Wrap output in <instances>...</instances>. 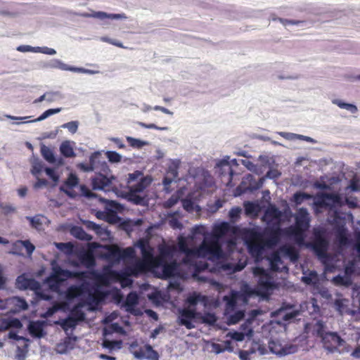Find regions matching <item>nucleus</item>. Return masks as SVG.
Segmentation results:
<instances>
[{
  "mask_svg": "<svg viewBox=\"0 0 360 360\" xmlns=\"http://www.w3.org/2000/svg\"><path fill=\"white\" fill-rule=\"evenodd\" d=\"M150 266H151L147 264V262L138 260L132 265L127 266L124 272L110 270L108 272L101 276V281L106 284L110 280L120 281L122 282V286H124V283H126V285L131 283V281L128 278L129 276H138L139 274L148 271Z\"/></svg>",
  "mask_w": 360,
  "mask_h": 360,
  "instance_id": "nucleus-1",
  "label": "nucleus"
},
{
  "mask_svg": "<svg viewBox=\"0 0 360 360\" xmlns=\"http://www.w3.org/2000/svg\"><path fill=\"white\" fill-rule=\"evenodd\" d=\"M222 254L221 246L216 237H205L202 243L198 248V257L218 259L222 257Z\"/></svg>",
  "mask_w": 360,
  "mask_h": 360,
  "instance_id": "nucleus-2",
  "label": "nucleus"
},
{
  "mask_svg": "<svg viewBox=\"0 0 360 360\" xmlns=\"http://www.w3.org/2000/svg\"><path fill=\"white\" fill-rule=\"evenodd\" d=\"M78 169L81 171L89 172L92 171L103 172L108 173L109 167L105 160H101L100 152H94L89 158V162H82L77 165Z\"/></svg>",
  "mask_w": 360,
  "mask_h": 360,
  "instance_id": "nucleus-3",
  "label": "nucleus"
},
{
  "mask_svg": "<svg viewBox=\"0 0 360 360\" xmlns=\"http://www.w3.org/2000/svg\"><path fill=\"white\" fill-rule=\"evenodd\" d=\"M115 178L113 176H108L107 173L103 172H96L91 177V186L94 190H100L105 192L115 191L117 189L114 184Z\"/></svg>",
  "mask_w": 360,
  "mask_h": 360,
  "instance_id": "nucleus-4",
  "label": "nucleus"
},
{
  "mask_svg": "<svg viewBox=\"0 0 360 360\" xmlns=\"http://www.w3.org/2000/svg\"><path fill=\"white\" fill-rule=\"evenodd\" d=\"M252 272L255 276L258 277L257 289L259 293L262 295L269 294L275 287L272 277L259 266L255 267Z\"/></svg>",
  "mask_w": 360,
  "mask_h": 360,
  "instance_id": "nucleus-5",
  "label": "nucleus"
},
{
  "mask_svg": "<svg viewBox=\"0 0 360 360\" xmlns=\"http://www.w3.org/2000/svg\"><path fill=\"white\" fill-rule=\"evenodd\" d=\"M15 285L17 288L20 290H31L37 292V295L44 300H49L51 297L44 294V292H38L41 285L34 278H27L25 275H20L16 278Z\"/></svg>",
  "mask_w": 360,
  "mask_h": 360,
  "instance_id": "nucleus-6",
  "label": "nucleus"
},
{
  "mask_svg": "<svg viewBox=\"0 0 360 360\" xmlns=\"http://www.w3.org/2000/svg\"><path fill=\"white\" fill-rule=\"evenodd\" d=\"M130 349L134 356L138 359H159L158 353L150 345L139 346L137 342H134L130 345Z\"/></svg>",
  "mask_w": 360,
  "mask_h": 360,
  "instance_id": "nucleus-7",
  "label": "nucleus"
},
{
  "mask_svg": "<svg viewBox=\"0 0 360 360\" xmlns=\"http://www.w3.org/2000/svg\"><path fill=\"white\" fill-rule=\"evenodd\" d=\"M249 252L253 257H259L266 247L262 240V234L259 232L251 231L246 241Z\"/></svg>",
  "mask_w": 360,
  "mask_h": 360,
  "instance_id": "nucleus-8",
  "label": "nucleus"
},
{
  "mask_svg": "<svg viewBox=\"0 0 360 360\" xmlns=\"http://www.w3.org/2000/svg\"><path fill=\"white\" fill-rule=\"evenodd\" d=\"M88 297L82 301L86 305L89 306L91 310H94L105 298L106 293L101 290L98 287H89Z\"/></svg>",
  "mask_w": 360,
  "mask_h": 360,
  "instance_id": "nucleus-9",
  "label": "nucleus"
},
{
  "mask_svg": "<svg viewBox=\"0 0 360 360\" xmlns=\"http://www.w3.org/2000/svg\"><path fill=\"white\" fill-rule=\"evenodd\" d=\"M201 316V313L197 312L195 309H190L185 307L179 311V323L185 326L187 329H192L195 328L192 321L198 319Z\"/></svg>",
  "mask_w": 360,
  "mask_h": 360,
  "instance_id": "nucleus-10",
  "label": "nucleus"
},
{
  "mask_svg": "<svg viewBox=\"0 0 360 360\" xmlns=\"http://www.w3.org/2000/svg\"><path fill=\"white\" fill-rule=\"evenodd\" d=\"M136 246L141 250V255L143 257L142 261L147 262V264L153 267H155L154 262L155 257H153V249L150 245L148 240L144 238H141L137 241Z\"/></svg>",
  "mask_w": 360,
  "mask_h": 360,
  "instance_id": "nucleus-11",
  "label": "nucleus"
},
{
  "mask_svg": "<svg viewBox=\"0 0 360 360\" xmlns=\"http://www.w3.org/2000/svg\"><path fill=\"white\" fill-rule=\"evenodd\" d=\"M342 341L340 335L334 332L326 333L321 340L324 348L331 352L336 350L342 345Z\"/></svg>",
  "mask_w": 360,
  "mask_h": 360,
  "instance_id": "nucleus-12",
  "label": "nucleus"
},
{
  "mask_svg": "<svg viewBox=\"0 0 360 360\" xmlns=\"http://www.w3.org/2000/svg\"><path fill=\"white\" fill-rule=\"evenodd\" d=\"M159 255L155 257V266L160 267L167 258H171L176 252V248L174 245H163L159 247Z\"/></svg>",
  "mask_w": 360,
  "mask_h": 360,
  "instance_id": "nucleus-13",
  "label": "nucleus"
},
{
  "mask_svg": "<svg viewBox=\"0 0 360 360\" xmlns=\"http://www.w3.org/2000/svg\"><path fill=\"white\" fill-rule=\"evenodd\" d=\"M90 283L87 281H83L79 285H70L65 291V297L68 300H72L78 297L88 291Z\"/></svg>",
  "mask_w": 360,
  "mask_h": 360,
  "instance_id": "nucleus-14",
  "label": "nucleus"
},
{
  "mask_svg": "<svg viewBox=\"0 0 360 360\" xmlns=\"http://www.w3.org/2000/svg\"><path fill=\"white\" fill-rule=\"evenodd\" d=\"M281 235V229L279 227L268 229L265 233V237L262 236V240L267 248H272L278 244Z\"/></svg>",
  "mask_w": 360,
  "mask_h": 360,
  "instance_id": "nucleus-15",
  "label": "nucleus"
},
{
  "mask_svg": "<svg viewBox=\"0 0 360 360\" xmlns=\"http://www.w3.org/2000/svg\"><path fill=\"white\" fill-rule=\"evenodd\" d=\"M328 241L321 236H316L311 245L315 253L319 257L327 256Z\"/></svg>",
  "mask_w": 360,
  "mask_h": 360,
  "instance_id": "nucleus-16",
  "label": "nucleus"
},
{
  "mask_svg": "<svg viewBox=\"0 0 360 360\" xmlns=\"http://www.w3.org/2000/svg\"><path fill=\"white\" fill-rule=\"evenodd\" d=\"M178 248L179 251L186 255L185 262L186 259L198 257V248H190L185 237L179 236L178 238Z\"/></svg>",
  "mask_w": 360,
  "mask_h": 360,
  "instance_id": "nucleus-17",
  "label": "nucleus"
},
{
  "mask_svg": "<svg viewBox=\"0 0 360 360\" xmlns=\"http://www.w3.org/2000/svg\"><path fill=\"white\" fill-rule=\"evenodd\" d=\"M309 226V219L307 209L300 208L295 218V226L290 228L301 229L307 231Z\"/></svg>",
  "mask_w": 360,
  "mask_h": 360,
  "instance_id": "nucleus-18",
  "label": "nucleus"
},
{
  "mask_svg": "<svg viewBox=\"0 0 360 360\" xmlns=\"http://www.w3.org/2000/svg\"><path fill=\"white\" fill-rule=\"evenodd\" d=\"M79 184V179L75 174H70L64 184L61 186V190L68 195L75 197L76 193L72 191L73 188Z\"/></svg>",
  "mask_w": 360,
  "mask_h": 360,
  "instance_id": "nucleus-19",
  "label": "nucleus"
},
{
  "mask_svg": "<svg viewBox=\"0 0 360 360\" xmlns=\"http://www.w3.org/2000/svg\"><path fill=\"white\" fill-rule=\"evenodd\" d=\"M44 322L41 321H31L28 326L30 334L34 338H41L46 333L44 330Z\"/></svg>",
  "mask_w": 360,
  "mask_h": 360,
  "instance_id": "nucleus-20",
  "label": "nucleus"
},
{
  "mask_svg": "<svg viewBox=\"0 0 360 360\" xmlns=\"http://www.w3.org/2000/svg\"><path fill=\"white\" fill-rule=\"evenodd\" d=\"M280 252L287 256L293 262L299 259V252L293 245L285 244L280 248Z\"/></svg>",
  "mask_w": 360,
  "mask_h": 360,
  "instance_id": "nucleus-21",
  "label": "nucleus"
},
{
  "mask_svg": "<svg viewBox=\"0 0 360 360\" xmlns=\"http://www.w3.org/2000/svg\"><path fill=\"white\" fill-rule=\"evenodd\" d=\"M59 274L65 278H77L81 281H86L85 279L89 277L86 271H72L67 269L59 268Z\"/></svg>",
  "mask_w": 360,
  "mask_h": 360,
  "instance_id": "nucleus-22",
  "label": "nucleus"
},
{
  "mask_svg": "<svg viewBox=\"0 0 360 360\" xmlns=\"http://www.w3.org/2000/svg\"><path fill=\"white\" fill-rule=\"evenodd\" d=\"M160 266L162 267V273L165 277L169 278L175 275L178 268V264L176 261L167 262V260Z\"/></svg>",
  "mask_w": 360,
  "mask_h": 360,
  "instance_id": "nucleus-23",
  "label": "nucleus"
},
{
  "mask_svg": "<svg viewBox=\"0 0 360 360\" xmlns=\"http://www.w3.org/2000/svg\"><path fill=\"white\" fill-rule=\"evenodd\" d=\"M63 276L59 274V269L56 270L55 274L51 275L47 281L49 283L50 288L53 291H58L61 283L64 281Z\"/></svg>",
  "mask_w": 360,
  "mask_h": 360,
  "instance_id": "nucleus-24",
  "label": "nucleus"
},
{
  "mask_svg": "<svg viewBox=\"0 0 360 360\" xmlns=\"http://www.w3.org/2000/svg\"><path fill=\"white\" fill-rule=\"evenodd\" d=\"M85 305V303L81 301L78 304H77L70 311V316L72 319H75L77 323L78 321H83L85 319V314L81 309Z\"/></svg>",
  "mask_w": 360,
  "mask_h": 360,
  "instance_id": "nucleus-25",
  "label": "nucleus"
},
{
  "mask_svg": "<svg viewBox=\"0 0 360 360\" xmlns=\"http://www.w3.org/2000/svg\"><path fill=\"white\" fill-rule=\"evenodd\" d=\"M230 225L227 222H222L221 224L217 225L213 229V233L211 236L216 237L217 240L224 236L230 231Z\"/></svg>",
  "mask_w": 360,
  "mask_h": 360,
  "instance_id": "nucleus-26",
  "label": "nucleus"
},
{
  "mask_svg": "<svg viewBox=\"0 0 360 360\" xmlns=\"http://www.w3.org/2000/svg\"><path fill=\"white\" fill-rule=\"evenodd\" d=\"M271 268L275 271H283V269L288 270V268L283 265V262L278 253H274L270 260Z\"/></svg>",
  "mask_w": 360,
  "mask_h": 360,
  "instance_id": "nucleus-27",
  "label": "nucleus"
},
{
  "mask_svg": "<svg viewBox=\"0 0 360 360\" xmlns=\"http://www.w3.org/2000/svg\"><path fill=\"white\" fill-rule=\"evenodd\" d=\"M60 151L65 158H74L76 155L69 141L62 142L60 146Z\"/></svg>",
  "mask_w": 360,
  "mask_h": 360,
  "instance_id": "nucleus-28",
  "label": "nucleus"
},
{
  "mask_svg": "<svg viewBox=\"0 0 360 360\" xmlns=\"http://www.w3.org/2000/svg\"><path fill=\"white\" fill-rule=\"evenodd\" d=\"M304 231L305 230H302L301 229H294L290 228L289 233L292 236H293L295 242L298 245H303L304 241Z\"/></svg>",
  "mask_w": 360,
  "mask_h": 360,
  "instance_id": "nucleus-29",
  "label": "nucleus"
},
{
  "mask_svg": "<svg viewBox=\"0 0 360 360\" xmlns=\"http://www.w3.org/2000/svg\"><path fill=\"white\" fill-rule=\"evenodd\" d=\"M281 216V211L275 206L269 207L264 214V217L269 221L278 220Z\"/></svg>",
  "mask_w": 360,
  "mask_h": 360,
  "instance_id": "nucleus-30",
  "label": "nucleus"
},
{
  "mask_svg": "<svg viewBox=\"0 0 360 360\" xmlns=\"http://www.w3.org/2000/svg\"><path fill=\"white\" fill-rule=\"evenodd\" d=\"M150 183V181H148L146 178L143 177L136 184L131 186L129 187V191L141 193L146 188Z\"/></svg>",
  "mask_w": 360,
  "mask_h": 360,
  "instance_id": "nucleus-31",
  "label": "nucleus"
},
{
  "mask_svg": "<svg viewBox=\"0 0 360 360\" xmlns=\"http://www.w3.org/2000/svg\"><path fill=\"white\" fill-rule=\"evenodd\" d=\"M325 200H333V202H337L339 200V197L338 195L333 193H323L321 195V199L315 202L316 205L321 207H326L327 204Z\"/></svg>",
  "mask_w": 360,
  "mask_h": 360,
  "instance_id": "nucleus-32",
  "label": "nucleus"
},
{
  "mask_svg": "<svg viewBox=\"0 0 360 360\" xmlns=\"http://www.w3.org/2000/svg\"><path fill=\"white\" fill-rule=\"evenodd\" d=\"M41 153L43 158L49 163H54L56 158L53 150L45 145L41 146Z\"/></svg>",
  "mask_w": 360,
  "mask_h": 360,
  "instance_id": "nucleus-33",
  "label": "nucleus"
},
{
  "mask_svg": "<svg viewBox=\"0 0 360 360\" xmlns=\"http://www.w3.org/2000/svg\"><path fill=\"white\" fill-rule=\"evenodd\" d=\"M8 302L11 304H14L15 307L18 308V309H27L28 308V304L27 302L23 299L19 297H13L6 300V302Z\"/></svg>",
  "mask_w": 360,
  "mask_h": 360,
  "instance_id": "nucleus-34",
  "label": "nucleus"
},
{
  "mask_svg": "<svg viewBox=\"0 0 360 360\" xmlns=\"http://www.w3.org/2000/svg\"><path fill=\"white\" fill-rule=\"evenodd\" d=\"M127 196L129 200L135 205H143L145 204V197L141 196L139 193L129 191Z\"/></svg>",
  "mask_w": 360,
  "mask_h": 360,
  "instance_id": "nucleus-35",
  "label": "nucleus"
},
{
  "mask_svg": "<svg viewBox=\"0 0 360 360\" xmlns=\"http://www.w3.org/2000/svg\"><path fill=\"white\" fill-rule=\"evenodd\" d=\"M94 17L103 20L105 18L110 19H122L126 18V15L124 13L121 14H108L105 12L99 11L94 14Z\"/></svg>",
  "mask_w": 360,
  "mask_h": 360,
  "instance_id": "nucleus-36",
  "label": "nucleus"
},
{
  "mask_svg": "<svg viewBox=\"0 0 360 360\" xmlns=\"http://www.w3.org/2000/svg\"><path fill=\"white\" fill-rule=\"evenodd\" d=\"M333 103L337 105L339 108L347 110L352 113H356L358 110L357 107L355 105L345 103L341 100L336 99L334 100Z\"/></svg>",
  "mask_w": 360,
  "mask_h": 360,
  "instance_id": "nucleus-37",
  "label": "nucleus"
},
{
  "mask_svg": "<svg viewBox=\"0 0 360 360\" xmlns=\"http://www.w3.org/2000/svg\"><path fill=\"white\" fill-rule=\"evenodd\" d=\"M180 162L179 160H172L167 169V174L168 176H172L173 178L178 177V170L179 168Z\"/></svg>",
  "mask_w": 360,
  "mask_h": 360,
  "instance_id": "nucleus-38",
  "label": "nucleus"
},
{
  "mask_svg": "<svg viewBox=\"0 0 360 360\" xmlns=\"http://www.w3.org/2000/svg\"><path fill=\"white\" fill-rule=\"evenodd\" d=\"M43 219H44V217L41 215H37L33 217H27V219L30 221L31 226L37 230H41L42 229Z\"/></svg>",
  "mask_w": 360,
  "mask_h": 360,
  "instance_id": "nucleus-39",
  "label": "nucleus"
},
{
  "mask_svg": "<svg viewBox=\"0 0 360 360\" xmlns=\"http://www.w3.org/2000/svg\"><path fill=\"white\" fill-rule=\"evenodd\" d=\"M270 349L274 353L278 354L279 355H287L290 354H293L297 352V347L295 345H290L289 346H286L282 348L281 350H275L271 345Z\"/></svg>",
  "mask_w": 360,
  "mask_h": 360,
  "instance_id": "nucleus-40",
  "label": "nucleus"
},
{
  "mask_svg": "<svg viewBox=\"0 0 360 360\" xmlns=\"http://www.w3.org/2000/svg\"><path fill=\"white\" fill-rule=\"evenodd\" d=\"M108 250L109 257L117 261L122 259L121 248H120L118 246H108Z\"/></svg>",
  "mask_w": 360,
  "mask_h": 360,
  "instance_id": "nucleus-41",
  "label": "nucleus"
},
{
  "mask_svg": "<svg viewBox=\"0 0 360 360\" xmlns=\"http://www.w3.org/2000/svg\"><path fill=\"white\" fill-rule=\"evenodd\" d=\"M312 196L307 193L297 192L293 195L294 202L296 205H301L304 200H309Z\"/></svg>",
  "mask_w": 360,
  "mask_h": 360,
  "instance_id": "nucleus-42",
  "label": "nucleus"
},
{
  "mask_svg": "<svg viewBox=\"0 0 360 360\" xmlns=\"http://www.w3.org/2000/svg\"><path fill=\"white\" fill-rule=\"evenodd\" d=\"M138 303V296L135 292H130L126 299L125 305L127 307V309L131 311V309L133 308Z\"/></svg>",
  "mask_w": 360,
  "mask_h": 360,
  "instance_id": "nucleus-43",
  "label": "nucleus"
},
{
  "mask_svg": "<svg viewBox=\"0 0 360 360\" xmlns=\"http://www.w3.org/2000/svg\"><path fill=\"white\" fill-rule=\"evenodd\" d=\"M77 323L75 321V319H72L71 316L62 320L60 323V326L64 330H68L69 328H73L77 326Z\"/></svg>",
  "mask_w": 360,
  "mask_h": 360,
  "instance_id": "nucleus-44",
  "label": "nucleus"
},
{
  "mask_svg": "<svg viewBox=\"0 0 360 360\" xmlns=\"http://www.w3.org/2000/svg\"><path fill=\"white\" fill-rule=\"evenodd\" d=\"M126 139L129 145L134 148H141L146 144V142L131 136H127Z\"/></svg>",
  "mask_w": 360,
  "mask_h": 360,
  "instance_id": "nucleus-45",
  "label": "nucleus"
},
{
  "mask_svg": "<svg viewBox=\"0 0 360 360\" xmlns=\"http://www.w3.org/2000/svg\"><path fill=\"white\" fill-rule=\"evenodd\" d=\"M244 209L246 214H256L257 212V205L250 201L244 202Z\"/></svg>",
  "mask_w": 360,
  "mask_h": 360,
  "instance_id": "nucleus-46",
  "label": "nucleus"
},
{
  "mask_svg": "<svg viewBox=\"0 0 360 360\" xmlns=\"http://www.w3.org/2000/svg\"><path fill=\"white\" fill-rule=\"evenodd\" d=\"M206 300V297L205 296H202L200 295H196L193 294V295L189 296L186 299V302L190 306H195L198 302L200 301H205Z\"/></svg>",
  "mask_w": 360,
  "mask_h": 360,
  "instance_id": "nucleus-47",
  "label": "nucleus"
},
{
  "mask_svg": "<svg viewBox=\"0 0 360 360\" xmlns=\"http://www.w3.org/2000/svg\"><path fill=\"white\" fill-rule=\"evenodd\" d=\"M333 282L337 285L349 286L351 284V281L348 277L336 276L333 278Z\"/></svg>",
  "mask_w": 360,
  "mask_h": 360,
  "instance_id": "nucleus-48",
  "label": "nucleus"
},
{
  "mask_svg": "<svg viewBox=\"0 0 360 360\" xmlns=\"http://www.w3.org/2000/svg\"><path fill=\"white\" fill-rule=\"evenodd\" d=\"M73 233L77 238L81 240H90L91 238L81 227H75L73 229Z\"/></svg>",
  "mask_w": 360,
  "mask_h": 360,
  "instance_id": "nucleus-49",
  "label": "nucleus"
},
{
  "mask_svg": "<svg viewBox=\"0 0 360 360\" xmlns=\"http://www.w3.org/2000/svg\"><path fill=\"white\" fill-rule=\"evenodd\" d=\"M325 325L321 321H319L316 322L315 325V332L318 337L321 338L323 340V337L326 335L325 331Z\"/></svg>",
  "mask_w": 360,
  "mask_h": 360,
  "instance_id": "nucleus-50",
  "label": "nucleus"
},
{
  "mask_svg": "<svg viewBox=\"0 0 360 360\" xmlns=\"http://www.w3.org/2000/svg\"><path fill=\"white\" fill-rule=\"evenodd\" d=\"M198 319H200L202 323L208 324H214L217 321L215 315L211 313H207L205 315L201 314Z\"/></svg>",
  "mask_w": 360,
  "mask_h": 360,
  "instance_id": "nucleus-51",
  "label": "nucleus"
},
{
  "mask_svg": "<svg viewBox=\"0 0 360 360\" xmlns=\"http://www.w3.org/2000/svg\"><path fill=\"white\" fill-rule=\"evenodd\" d=\"M60 110L61 108L49 109L44 112L37 119L35 120V121H41L43 120H45L48 117L60 112Z\"/></svg>",
  "mask_w": 360,
  "mask_h": 360,
  "instance_id": "nucleus-52",
  "label": "nucleus"
},
{
  "mask_svg": "<svg viewBox=\"0 0 360 360\" xmlns=\"http://www.w3.org/2000/svg\"><path fill=\"white\" fill-rule=\"evenodd\" d=\"M23 249V247L22 246V240H18L13 243L12 245V250L10 252V253L13 255H22V250Z\"/></svg>",
  "mask_w": 360,
  "mask_h": 360,
  "instance_id": "nucleus-53",
  "label": "nucleus"
},
{
  "mask_svg": "<svg viewBox=\"0 0 360 360\" xmlns=\"http://www.w3.org/2000/svg\"><path fill=\"white\" fill-rule=\"evenodd\" d=\"M241 208L239 207H232L229 213V216L232 221H236L240 218L241 213Z\"/></svg>",
  "mask_w": 360,
  "mask_h": 360,
  "instance_id": "nucleus-54",
  "label": "nucleus"
},
{
  "mask_svg": "<svg viewBox=\"0 0 360 360\" xmlns=\"http://www.w3.org/2000/svg\"><path fill=\"white\" fill-rule=\"evenodd\" d=\"M106 156L110 162H119L121 161V155L115 151H108Z\"/></svg>",
  "mask_w": 360,
  "mask_h": 360,
  "instance_id": "nucleus-55",
  "label": "nucleus"
},
{
  "mask_svg": "<svg viewBox=\"0 0 360 360\" xmlns=\"http://www.w3.org/2000/svg\"><path fill=\"white\" fill-rule=\"evenodd\" d=\"M44 171L47 176L52 179V181L56 184L59 180V176L56 173V170L53 168L46 167Z\"/></svg>",
  "mask_w": 360,
  "mask_h": 360,
  "instance_id": "nucleus-56",
  "label": "nucleus"
},
{
  "mask_svg": "<svg viewBox=\"0 0 360 360\" xmlns=\"http://www.w3.org/2000/svg\"><path fill=\"white\" fill-rule=\"evenodd\" d=\"M122 259L133 258L135 255L134 249L131 247H128L124 249H121Z\"/></svg>",
  "mask_w": 360,
  "mask_h": 360,
  "instance_id": "nucleus-57",
  "label": "nucleus"
},
{
  "mask_svg": "<svg viewBox=\"0 0 360 360\" xmlns=\"http://www.w3.org/2000/svg\"><path fill=\"white\" fill-rule=\"evenodd\" d=\"M82 262L87 266H93L95 264L94 256L91 253H86L81 258Z\"/></svg>",
  "mask_w": 360,
  "mask_h": 360,
  "instance_id": "nucleus-58",
  "label": "nucleus"
},
{
  "mask_svg": "<svg viewBox=\"0 0 360 360\" xmlns=\"http://www.w3.org/2000/svg\"><path fill=\"white\" fill-rule=\"evenodd\" d=\"M22 246L26 249L27 255H31L34 249V245L28 240H22Z\"/></svg>",
  "mask_w": 360,
  "mask_h": 360,
  "instance_id": "nucleus-59",
  "label": "nucleus"
},
{
  "mask_svg": "<svg viewBox=\"0 0 360 360\" xmlns=\"http://www.w3.org/2000/svg\"><path fill=\"white\" fill-rule=\"evenodd\" d=\"M63 127L68 129L71 133L74 134L77 130L78 122L77 121L69 122L64 124Z\"/></svg>",
  "mask_w": 360,
  "mask_h": 360,
  "instance_id": "nucleus-60",
  "label": "nucleus"
},
{
  "mask_svg": "<svg viewBox=\"0 0 360 360\" xmlns=\"http://www.w3.org/2000/svg\"><path fill=\"white\" fill-rule=\"evenodd\" d=\"M224 300L226 301V304H227V305L229 307L233 308V307H235L236 306L237 297H236V294H233L230 297L225 296L224 297Z\"/></svg>",
  "mask_w": 360,
  "mask_h": 360,
  "instance_id": "nucleus-61",
  "label": "nucleus"
},
{
  "mask_svg": "<svg viewBox=\"0 0 360 360\" xmlns=\"http://www.w3.org/2000/svg\"><path fill=\"white\" fill-rule=\"evenodd\" d=\"M120 342L116 340H105L103 342V346L105 348L112 349L115 348V346L120 345Z\"/></svg>",
  "mask_w": 360,
  "mask_h": 360,
  "instance_id": "nucleus-62",
  "label": "nucleus"
},
{
  "mask_svg": "<svg viewBox=\"0 0 360 360\" xmlns=\"http://www.w3.org/2000/svg\"><path fill=\"white\" fill-rule=\"evenodd\" d=\"M182 206L188 212H191L193 210V202L190 199H184L182 200Z\"/></svg>",
  "mask_w": 360,
  "mask_h": 360,
  "instance_id": "nucleus-63",
  "label": "nucleus"
},
{
  "mask_svg": "<svg viewBox=\"0 0 360 360\" xmlns=\"http://www.w3.org/2000/svg\"><path fill=\"white\" fill-rule=\"evenodd\" d=\"M37 181L34 184V188L36 189L41 188L48 185V181L45 179H41L39 176L37 177Z\"/></svg>",
  "mask_w": 360,
  "mask_h": 360,
  "instance_id": "nucleus-64",
  "label": "nucleus"
}]
</instances>
